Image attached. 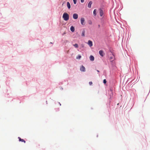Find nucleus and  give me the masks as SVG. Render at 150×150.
Here are the masks:
<instances>
[{
  "mask_svg": "<svg viewBox=\"0 0 150 150\" xmlns=\"http://www.w3.org/2000/svg\"><path fill=\"white\" fill-rule=\"evenodd\" d=\"M98 26L99 28L100 26V25H98Z\"/></svg>",
  "mask_w": 150,
  "mask_h": 150,
  "instance_id": "22",
  "label": "nucleus"
},
{
  "mask_svg": "<svg viewBox=\"0 0 150 150\" xmlns=\"http://www.w3.org/2000/svg\"><path fill=\"white\" fill-rule=\"evenodd\" d=\"M99 54L102 57H103L104 55V53L102 50H100L99 51Z\"/></svg>",
  "mask_w": 150,
  "mask_h": 150,
  "instance_id": "4",
  "label": "nucleus"
},
{
  "mask_svg": "<svg viewBox=\"0 0 150 150\" xmlns=\"http://www.w3.org/2000/svg\"><path fill=\"white\" fill-rule=\"evenodd\" d=\"M78 15L76 13H74L73 15V17L75 19H76L78 18Z\"/></svg>",
  "mask_w": 150,
  "mask_h": 150,
  "instance_id": "3",
  "label": "nucleus"
},
{
  "mask_svg": "<svg viewBox=\"0 0 150 150\" xmlns=\"http://www.w3.org/2000/svg\"><path fill=\"white\" fill-rule=\"evenodd\" d=\"M81 57V55H78V56L77 57H76V58L77 59H80Z\"/></svg>",
  "mask_w": 150,
  "mask_h": 150,
  "instance_id": "16",
  "label": "nucleus"
},
{
  "mask_svg": "<svg viewBox=\"0 0 150 150\" xmlns=\"http://www.w3.org/2000/svg\"><path fill=\"white\" fill-rule=\"evenodd\" d=\"M106 82L107 81L105 79H104L103 80V82L104 84L106 83Z\"/></svg>",
  "mask_w": 150,
  "mask_h": 150,
  "instance_id": "18",
  "label": "nucleus"
},
{
  "mask_svg": "<svg viewBox=\"0 0 150 150\" xmlns=\"http://www.w3.org/2000/svg\"><path fill=\"white\" fill-rule=\"evenodd\" d=\"M70 30L72 32H74V31L75 29L74 27L73 26H71L70 28Z\"/></svg>",
  "mask_w": 150,
  "mask_h": 150,
  "instance_id": "12",
  "label": "nucleus"
},
{
  "mask_svg": "<svg viewBox=\"0 0 150 150\" xmlns=\"http://www.w3.org/2000/svg\"><path fill=\"white\" fill-rule=\"evenodd\" d=\"M73 45L76 47L78 48V45L77 44H75L74 45Z\"/></svg>",
  "mask_w": 150,
  "mask_h": 150,
  "instance_id": "15",
  "label": "nucleus"
},
{
  "mask_svg": "<svg viewBox=\"0 0 150 150\" xmlns=\"http://www.w3.org/2000/svg\"><path fill=\"white\" fill-rule=\"evenodd\" d=\"M92 4V2L91 1H90L88 3V7L90 8L91 7V5Z\"/></svg>",
  "mask_w": 150,
  "mask_h": 150,
  "instance_id": "8",
  "label": "nucleus"
},
{
  "mask_svg": "<svg viewBox=\"0 0 150 150\" xmlns=\"http://www.w3.org/2000/svg\"><path fill=\"white\" fill-rule=\"evenodd\" d=\"M85 21L84 18H82L81 19V24L83 25H84L85 24L84 23Z\"/></svg>",
  "mask_w": 150,
  "mask_h": 150,
  "instance_id": "2",
  "label": "nucleus"
},
{
  "mask_svg": "<svg viewBox=\"0 0 150 150\" xmlns=\"http://www.w3.org/2000/svg\"><path fill=\"white\" fill-rule=\"evenodd\" d=\"M93 14L94 16H96V9H95L94 10L93 12Z\"/></svg>",
  "mask_w": 150,
  "mask_h": 150,
  "instance_id": "13",
  "label": "nucleus"
},
{
  "mask_svg": "<svg viewBox=\"0 0 150 150\" xmlns=\"http://www.w3.org/2000/svg\"><path fill=\"white\" fill-rule=\"evenodd\" d=\"M89 84L90 85H91L93 84L92 82V81H90L89 82Z\"/></svg>",
  "mask_w": 150,
  "mask_h": 150,
  "instance_id": "19",
  "label": "nucleus"
},
{
  "mask_svg": "<svg viewBox=\"0 0 150 150\" xmlns=\"http://www.w3.org/2000/svg\"><path fill=\"white\" fill-rule=\"evenodd\" d=\"M84 0H81V3H83L84 2Z\"/></svg>",
  "mask_w": 150,
  "mask_h": 150,
  "instance_id": "21",
  "label": "nucleus"
},
{
  "mask_svg": "<svg viewBox=\"0 0 150 150\" xmlns=\"http://www.w3.org/2000/svg\"><path fill=\"white\" fill-rule=\"evenodd\" d=\"M110 59L111 60L113 59V57H110Z\"/></svg>",
  "mask_w": 150,
  "mask_h": 150,
  "instance_id": "20",
  "label": "nucleus"
},
{
  "mask_svg": "<svg viewBox=\"0 0 150 150\" xmlns=\"http://www.w3.org/2000/svg\"><path fill=\"white\" fill-rule=\"evenodd\" d=\"M67 6L68 9H69L71 8V5L69 2H67Z\"/></svg>",
  "mask_w": 150,
  "mask_h": 150,
  "instance_id": "11",
  "label": "nucleus"
},
{
  "mask_svg": "<svg viewBox=\"0 0 150 150\" xmlns=\"http://www.w3.org/2000/svg\"><path fill=\"white\" fill-rule=\"evenodd\" d=\"M100 16H102L103 14V11L101 9H99Z\"/></svg>",
  "mask_w": 150,
  "mask_h": 150,
  "instance_id": "7",
  "label": "nucleus"
},
{
  "mask_svg": "<svg viewBox=\"0 0 150 150\" xmlns=\"http://www.w3.org/2000/svg\"><path fill=\"white\" fill-rule=\"evenodd\" d=\"M89 58H90V60H91V61H93L94 60V57L92 55L90 56Z\"/></svg>",
  "mask_w": 150,
  "mask_h": 150,
  "instance_id": "9",
  "label": "nucleus"
},
{
  "mask_svg": "<svg viewBox=\"0 0 150 150\" xmlns=\"http://www.w3.org/2000/svg\"><path fill=\"white\" fill-rule=\"evenodd\" d=\"M80 70L82 71H85V68L83 66H82L80 68Z\"/></svg>",
  "mask_w": 150,
  "mask_h": 150,
  "instance_id": "5",
  "label": "nucleus"
},
{
  "mask_svg": "<svg viewBox=\"0 0 150 150\" xmlns=\"http://www.w3.org/2000/svg\"><path fill=\"white\" fill-rule=\"evenodd\" d=\"M85 31L84 30H83L82 31L81 34V36H85Z\"/></svg>",
  "mask_w": 150,
  "mask_h": 150,
  "instance_id": "14",
  "label": "nucleus"
},
{
  "mask_svg": "<svg viewBox=\"0 0 150 150\" xmlns=\"http://www.w3.org/2000/svg\"><path fill=\"white\" fill-rule=\"evenodd\" d=\"M97 71L98 72H99V70H97Z\"/></svg>",
  "mask_w": 150,
  "mask_h": 150,
  "instance_id": "23",
  "label": "nucleus"
},
{
  "mask_svg": "<svg viewBox=\"0 0 150 150\" xmlns=\"http://www.w3.org/2000/svg\"><path fill=\"white\" fill-rule=\"evenodd\" d=\"M74 4H75L76 3L77 0H73Z\"/></svg>",
  "mask_w": 150,
  "mask_h": 150,
  "instance_id": "17",
  "label": "nucleus"
},
{
  "mask_svg": "<svg viewBox=\"0 0 150 150\" xmlns=\"http://www.w3.org/2000/svg\"><path fill=\"white\" fill-rule=\"evenodd\" d=\"M88 44L90 47L92 46L93 45L92 42L91 40H88Z\"/></svg>",
  "mask_w": 150,
  "mask_h": 150,
  "instance_id": "6",
  "label": "nucleus"
},
{
  "mask_svg": "<svg viewBox=\"0 0 150 150\" xmlns=\"http://www.w3.org/2000/svg\"><path fill=\"white\" fill-rule=\"evenodd\" d=\"M63 18L65 21H67L69 19V15L66 13H64L63 16Z\"/></svg>",
  "mask_w": 150,
  "mask_h": 150,
  "instance_id": "1",
  "label": "nucleus"
},
{
  "mask_svg": "<svg viewBox=\"0 0 150 150\" xmlns=\"http://www.w3.org/2000/svg\"><path fill=\"white\" fill-rule=\"evenodd\" d=\"M18 139L20 141H21L22 142H24V143H25V141L23 139H21L20 137H18Z\"/></svg>",
  "mask_w": 150,
  "mask_h": 150,
  "instance_id": "10",
  "label": "nucleus"
}]
</instances>
